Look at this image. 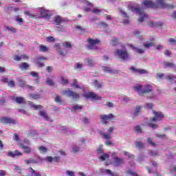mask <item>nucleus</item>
Wrapping results in <instances>:
<instances>
[{
	"label": "nucleus",
	"mask_w": 176,
	"mask_h": 176,
	"mask_svg": "<svg viewBox=\"0 0 176 176\" xmlns=\"http://www.w3.org/2000/svg\"><path fill=\"white\" fill-rule=\"evenodd\" d=\"M135 146L136 148H139V149H144L145 148L144 143L142 142H136Z\"/></svg>",
	"instance_id": "nucleus-34"
},
{
	"label": "nucleus",
	"mask_w": 176,
	"mask_h": 176,
	"mask_svg": "<svg viewBox=\"0 0 176 176\" xmlns=\"http://www.w3.org/2000/svg\"><path fill=\"white\" fill-rule=\"evenodd\" d=\"M7 83H8V86H9V87H14V86H15L14 81H13V80H11Z\"/></svg>",
	"instance_id": "nucleus-58"
},
{
	"label": "nucleus",
	"mask_w": 176,
	"mask_h": 176,
	"mask_svg": "<svg viewBox=\"0 0 176 176\" xmlns=\"http://www.w3.org/2000/svg\"><path fill=\"white\" fill-rule=\"evenodd\" d=\"M169 171L172 173V174L176 175V165H170L169 168Z\"/></svg>",
	"instance_id": "nucleus-40"
},
{
	"label": "nucleus",
	"mask_w": 176,
	"mask_h": 176,
	"mask_svg": "<svg viewBox=\"0 0 176 176\" xmlns=\"http://www.w3.org/2000/svg\"><path fill=\"white\" fill-rule=\"evenodd\" d=\"M78 82V80L74 79V82L72 83V86L75 87L76 89H80V87L78 86V85L76 83Z\"/></svg>",
	"instance_id": "nucleus-55"
},
{
	"label": "nucleus",
	"mask_w": 176,
	"mask_h": 176,
	"mask_svg": "<svg viewBox=\"0 0 176 176\" xmlns=\"http://www.w3.org/2000/svg\"><path fill=\"white\" fill-rule=\"evenodd\" d=\"M14 171L16 173H19V174H21V168L17 165H14Z\"/></svg>",
	"instance_id": "nucleus-49"
},
{
	"label": "nucleus",
	"mask_w": 176,
	"mask_h": 176,
	"mask_svg": "<svg viewBox=\"0 0 176 176\" xmlns=\"http://www.w3.org/2000/svg\"><path fill=\"white\" fill-rule=\"evenodd\" d=\"M0 121L1 123H4L5 124H16L15 120L9 117H2L0 118Z\"/></svg>",
	"instance_id": "nucleus-13"
},
{
	"label": "nucleus",
	"mask_w": 176,
	"mask_h": 176,
	"mask_svg": "<svg viewBox=\"0 0 176 176\" xmlns=\"http://www.w3.org/2000/svg\"><path fill=\"white\" fill-rule=\"evenodd\" d=\"M61 44L60 43H56L54 45V48L56 49L57 53L61 56V57H65V56H67V50H61Z\"/></svg>",
	"instance_id": "nucleus-10"
},
{
	"label": "nucleus",
	"mask_w": 176,
	"mask_h": 176,
	"mask_svg": "<svg viewBox=\"0 0 176 176\" xmlns=\"http://www.w3.org/2000/svg\"><path fill=\"white\" fill-rule=\"evenodd\" d=\"M132 49H133V50H134V52H135V53H139V54H142L145 52V50H144L143 49L138 48L134 46H132Z\"/></svg>",
	"instance_id": "nucleus-29"
},
{
	"label": "nucleus",
	"mask_w": 176,
	"mask_h": 176,
	"mask_svg": "<svg viewBox=\"0 0 176 176\" xmlns=\"http://www.w3.org/2000/svg\"><path fill=\"white\" fill-rule=\"evenodd\" d=\"M69 82L68 80L64 78V77L61 78V84L62 85H68Z\"/></svg>",
	"instance_id": "nucleus-56"
},
{
	"label": "nucleus",
	"mask_w": 176,
	"mask_h": 176,
	"mask_svg": "<svg viewBox=\"0 0 176 176\" xmlns=\"http://www.w3.org/2000/svg\"><path fill=\"white\" fill-rule=\"evenodd\" d=\"M99 39L89 38V49L91 50H97L98 49V44L100 43Z\"/></svg>",
	"instance_id": "nucleus-8"
},
{
	"label": "nucleus",
	"mask_w": 176,
	"mask_h": 176,
	"mask_svg": "<svg viewBox=\"0 0 176 176\" xmlns=\"http://www.w3.org/2000/svg\"><path fill=\"white\" fill-rule=\"evenodd\" d=\"M39 162H41V160H36L32 158H30L28 160H25V163L26 164H36L38 163H39Z\"/></svg>",
	"instance_id": "nucleus-19"
},
{
	"label": "nucleus",
	"mask_w": 176,
	"mask_h": 176,
	"mask_svg": "<svg viewBox=\"0 0 176 176\" xmlns=\"http://www.w3.org/2000/svg\"><path fill=\"white\" fill-rule=\"evenodd\" d=\"M83 109V106L75 104L72 108V112H76V111H82Z\"/></svg>",
	"instance_id": "nucleus-25"
},
{
	"label": "nucleus",
	"mask_w": 176,
	"mask_h": 176,
	"mask_svg": "<svg viewBox=\"0 0 176 176\" xmlns=\"http://www.w3.org/2000/svg\"><path fill=\"white\" fill-rule=\"evenodd\" d=\"M25 14H27V16H29V17H31L32 19H36V15L32 14L30 12H26Z\"/></svg>",
	"instance_id": "nucleus-61"
},
{
	"label": "nucleus",
	"mask_w": 176,
	"mask_h": 176,
	"mask_svg": "<svg viewBox=\"0 0 176 176\" xmlns=\"http://www.w3.org/2000/svg\"><path fill=\"white\" fill-rule=\"evenodd\" d=\"M21 148L23 149L24 153H31V148L30 146L22 145Z\"/></svg>",
	"instance_id": "nucleus-32"
},
{
	"label": "nucleus",
	"mask_w": 176,
	"mask_h": 176,
	"mask_svg": "<svg viewBox=\"0 0 176 176\" xmlns=\"http://www.w3.org/2000/svg\"><path fill=\"white\" fill-rule=\"evenodd\" d=\"M100 134L102 135V138H104V140H111V135L109 133H104L102 132H100Z\"/></svg>",
	"instance_id": "nucleus-39"
},
{
	"label": "nucleus",
	"mask_w": 176,
	"mask_h": 176,
	"mask_svg": "<svg viewBox=\"0 0 176 176\" xmlns=\"http://www.w3.org/2000/svg\"><path fill=\"white\" fill-rule=\"evenodd\" d=\"M30 75H31V76H32L33 78H36V79H38L39 78V75L36 72H31L30 73Z\"/></svg>",
	"instance_id": "nucleus-47"
},
{
	"label": "nucleus",
	"mask_w": 176,
	"mask_h": 176,
	"mask_svg": "<svg viewBox=\"0 0 176 176\" xmlns=\"http://www.w3.org/2000/svg\"><path fill=\"white\" fill-rule=\"evenodd\" d=\"M89 98L91 101H101L102 100V98L96 92H89Z\"/></svg>",
	"instance_id": "nucleus-12"
},
{
	"label": "nucleus",
	"mask_w": 176,
	"mask_h": 176,
	"mask_svg": "<svg viewBox=\"0 0 176 176\" xmlns=\"http://www.w3.org/2000/svg\"><path fill=\"white\" fill-rule=\"evenodd\" d=\"M147 142H148V144H150V145H151V146H153V147L156 146V143H155V142H153V140H152V138H148Z\"/></svg>",
	"instance_id": "nucleus-46"
},
{
	"label": "nucleus",
	"mask_w": 176,
	"mask_h": 176,
	"mask_svg": "<svg viewBox=\"0 0 176 176\" xmlns=\"http://www.w3.org/2000/svg\"><path fill=\"white\" fill-rule=\"evenodd\" d=\"M28 67H30V65L27 63H23L21 65H19V68L21 69H28Z\"/></svg>",
	"instance_id": "nucleus-36"
},
{
	"label": "nucleus",
	"mask_w": 176,
	"mask_h": 176,
	"mask_svg": "<svg viewBox=\"0 0 176 176\" xmlns=\"http://www.w3.org/2000/svg\"><path fill=\"white\" fill-rule=\"evenodd\" d=\"M38 151L41 153H46L47 152V148L43 146H38Z\"/></svg>",
	"instance_id": "nucleus-37"
},
{
	"label": "nucleus",
	"mask_w": 176,
	"mask_h": 176,
	"mask_svg": "<svg viewBox=\"0 0 176 176\" xmlns=\"http://www.w3.org/2000/svg\"><path fill=\"white\" fill-rule=\"evenodd\" d=\"M23 155V153L16 150L14 152L10 151L7 153V156H9V157H16V156H21Z\"/></svg>",
	"instance_id": "nucleus-17"
},
{
	"label": "nucleus",
	"mask_w": 176,
	"mask_h": 176,
	"mask_svg": "<svg viewBox=\"0 0 176 176\" xmlns=\"http://www.w3.org/2000/svg\"><path fill=\"white\" fill-rule=\"evenodd\" d=\"M156 137L157 138H161L162 140H164V138H167V137L166 136V134H159V133H157L156 135Z\"/></svg>",
	"instance_id": "nucleus-54"
},
{
	"label": "nucleus",
	"mask_w": 176,
	"mask_h": 176,
	"mask_svg": "<svg viewBox=\"0 0 176 176\" xmlns=\"http://www.w3.org/2000/svg\"><path fill=\"white\" fill-rule=\"evenodd\" d=\"M55 102H58V104H62L63 100H61V98L59 96H57L54 99Z\"/></svg>",
	"instance_id": "nucleus-52"
},
{
	"label": "nucleus",
	"mask_w": 176,
	"mask_h": 176,
	"mask_svg": "<svg viewBox=\"0 0 176 176\" xmlns=\"http://www.w3.org/2000/svg\"><path fill=\"white\" fill-rule=\"evenodd\" d=\"M14 60L15 61H20V60H28V56H27L25 55H21V56L16 55L14 57Z\"/></svg>",
	"instance_id": "nucleus-20"
},
{
	"label": "nucleus",
	"mask_w": 176,
	"mask_h": 176,
	"mask_svg": "<svg viewBox=\"0 0 176 176\" xmlns=\"http://www.w3.org/2000/svg\"><path fill=\"white\" fill-rule=\"evenodd\" d=\"M111 43L113 45V46H116L118 45V38H114L111 41Z\"/></svg>",
	"instance_id": "nucleus-60"
},
{
	"label": "nucleus",
	"mask_w": 176,
	"mask_h": 176,
	"mask_svg": "<svg viewBox=\"0 0 176 176\" xmlns=\"http://www.w3.org/2000/svg\"><path fill=\"white\" fill-rule=\"evenodd\" d=\"M54 21L56 25H60L64 21V19L61 16H57L54 18Z\"/></svg>",
	"instance_id": "nucleus-21"
},
{
	"label": "nucleus",
	"mask_w": 176,
	"mask_h": 176,
	"mask_svg": "<svg viewBox=\"0 0 176 176\" xmlns=\"http://www.w3.org/2000/svg\"><path fill=\"white\" fill-rule=\"evenodd\" d=\"M164 54H165V56L170 57V56H171V52L168 50H166L164 52Z\"/></svg>",
	"instance_id": "nucleus-63"
},
{
	"label": "nucleus",
	"mask_w": 176,
	"mask_h": 176,
	"mask_svg": "<svg viewBox=\"0 0 176 176\" xmlns=\"http://www.w3.org/2000/svg\"><path fill=\"white\" fill-rule=\"evenodd\" d=\"M80 151V148L76 143L73 144L72 152L73 153H78Z\"/></svg>",
	"instance_id": "nucleus-27"
},
{
	"label": "nucleus",
	"mask_w": 176,
	"mask_h": 176,
	"mask_svg": "<svg viewBox=\"0 0 176 176\" xmlns=\"http://www.w3.org/2000/svg\"><path fill=\"white\" fill-rule=\"evenodd\" d=\"M41 15L43 19H49L52 14H50V11L41 8L40 11Z\"/></svg>",
	"instance_id": "nucleus-16"
},
{
	"label": "nucleus",
	"mask_w": 176,
	"mask_h": 176,
	"mask_svg": "<svg viewBox=\"0 0 176 176\" xmlns=\"http://www.w3.org/2000/svg\"><path fill=\"white\" fill-rule=\"evenodd\" d=\"M135 129V131H136V133H142V129H141V126H140V125H137L134 127Z\"/></svg>",
	"instance_id": "nucleus-48"
},
{
	"label": "nucleus",
	"mask_w": 176,
	"mask_h": 176,
	"mask_svg": "<svg viewBox=\"0 0 176 176\" xmlns=\"http://www.w3.org/2000/svg\"><path fill=\"white\" fill-rule=\"evenodd\" d=\"M38 115L42 116L44 120H47V122H53V120L49 118V116H47V113L45 111H40Z\"/></svg>",
	"instance_id": "nucleus-18"
},
{
	"label": "nucleus",
	"mask_w": 176,
	"mask_h": 176,
	"mask_svg": "<svg viewBox=\"0 0 176 176\" xmlns=\"http://www.w3.org/2000/svg\"><path fill=\"white\" fill-rule=\"evenodd\" d=\"M150 156H159V151L151 150L149 153Z\"/></svg>",
	"instance_id": "nucleus-45"
},
{
	"label": "nucleus",
	"mask_w": 176,
	"mask_h": 176,
	"mask_svg": "<svg viewBox=\"0 0 176 176\" xmlns=\"http://www.w3.org/2000/svg\"><path fill=\"white\" fill-rule=\"evenodd\" d=\"M116 56H118L119 58L121 60H129L130 56L129 55V52L126 50H116Z\"/></svg>",
	"instance_id": "nucleus-5"
},
{
	"label": "nucleus",
	"mask_w": 176,
	"mask_h": 176,
	"mask_svg": "<svg viewBox=\"0 0 176 176\" xmlns=\"http://www.w3.org/2000/svg\"><path fill=\"white\" fill-rule=\"evenodd\" d=\"M131 71L133 72L134 74H139L140 75L148 74V72L143 69H137L135 67L132 66L130 67Z\"/></svg>",
	"instance_id": "nucleus-14"
},
{
	"label": "nucleus",
	"mask_w": 176,
	"mask_h": 176,
	"mask_svg": "<svg viewBox=\"0 0 176 176\" xmlns=\"http://www.w3.org/2000/svg\"><path fill=\"white\" fill-rule=\"evenodd\" d=\"M30 96L31 97V98H34V100H38L41 98V96L38 94H30Z\"/></svg>",
	"instance_id": "nucleus-53"
},
{
	"label": "nucleus",
	"mask_w": 176,
	"mask_h": 176,
	"mask_svg": "<svg viewBox=\"0 0 176 176\" xmlns=\"http://www.w3.org/2000/svg\"><path fill=\"white\" fill-rule=\"evenodd\" d=\"M47 42H55L56 41V38H54V37L53 36H47L46 38Z\"/></svg>",
	"instance_id": "nucleus-50"
},
{
	"label": "nucleus",
	"mask_w": 176,
	"mask_h": 176,
	"mask_svg": "<svg viewBox=\"0 0 176 176\" xmlns=\"http://www.w3.org/2000/svg\"><path fill=\"white\" fill-rule=\"evenodd\" d=\"M142 5H144L146 8L157 9L161 8L162 9H174V6L166 3L163 0H156L153 2L151 0H145Z\"/></svg>",
	"instance_id": "nucleus-1"
},
{
	"label": "nucleus",
	"mask_w": 176,
	"mask_h": 176,
	"mask_svg": "<svg viewBox=\"0 0 176 176\" xmlns=\"http://www.w3.org/2000/svg\"><path fill=\"white\" fill-rule=\"evenodd\" d=\"M112 159L113 160L114 166H122V164H124V159L118 157L116 156V153H112Z\"/></svg>",
	"instance_id": "nucleus-9"
},
{
	"label": "nucleus",
	"mask_w": 176,
	"mask_h": 176,
	"mask_svg": "<svg viewBox=\"0 0 176 176\" xmlns=\"http://www.w3.org/2000/svg\"><path fill=\"white\" fill-rule=\"evenodd\" d=\"M143 46L145 47V49H149L150 47L155 46V42L144 43Z\"/></svg>",
	"instance_id": "nucleus-31"
},
{
	"label": "nucleus",
	"mask_w": 176,
	"mask_h": 176,
	"mask_svg": "<svg viewBox=\"0 0 176 176\" xmlns=\"http://www.w3.org/2000/svg\"><path fill=\"white\" fill-rule=\"evenodd\" d=\"M39 50H40L41 52H48V51H49V48L47 47L46 45H40V47H39Z\"/></svg>",
	"instance_id": "nucleus-42"
},
{
	"label": "nucleus",
	"mask_w": 176,
	"mask_h": 176,
	"mask_svg": "<svg viewBox=\"0 0 176 176\" xmlns=\"http://www.w3.org/2000/svg\"><path fill=\"white\" fill-rule=\"evenodd\" d=\"M38 160H40V162H43L44 160L45 162H47V163H52V162H58V160H60V157L47 156L45 158L38 157Z\"/></svg>",
	"instance_id": "nucleus-11"
},
{
	"label": "nucleus",
	"mask_w": 176,
	"mask_h": 176,
	"mask_svg": "<svg viewBox=\"0 0 176 176\" xmlns=\"http://www.w3.org/2000/svg\"><path fill=\"white\" fill-rule=\"evenodd\" d=\"M175 67V65L173 63L165 62L164 63V68H173Z\"/></svg>",
	"instance_id": "nucleus-35"
},
{
	"label": "nucleus",
	"mask_w": 176,
	"mask_h": 176,
	"mask_svg": "<svg viewBox=\"0 0 176 176\" xmlns=\"http://www.w3.org/2000/svg\"><path fill=\"white\" fill-rule=\"evenodd\" d=\"M32 107L34 109H41L42 108V105L32 104Z\"/></svg>",
	"instance_id": "nucleus-62"
},
{
	"label": "nucleus",
	"mask_w": 176,
	"mask_h": 176,
	"mask_svg": "<svg viewBox=\"0 0 176 176\" xmlns=\"http://www.w3.org/2000/svg\"><path fill=\"white\" fill-rule=\"evenodd\" d=\"M131 10H132V12H135V13H136V14H140V16H142L138 19L139 23H142V21H144L145 17H148V15L146 14H145V11H144V10L141 9V8H140V7H132Z\"/></svg>",
	"instance_id": "nucleus-4"
},
{
	"label": "nucleus",
	"mask_w": 176,
	"mask_h": 176,
	"mask_svg": "<svg viewBox=\"0 0 176 176\" xmlns=\"http://www.w3.org/2000/svg\"><path fill=\"white\" fill-rule=\"evenodd\" d=\"M100 160L102 162H105V160H109V155L108 153H103L100 157Z\"/></svg>",
	"instance_id": "nucleus-28"
},
{
	"label": "nucleus",
	"mask_w": 176,
	"mask_h": 176,
	"mask_svg": "<svg viewBox=\"0 0 176 176\" xmlns=\"http://www.w3.org/2000/svg\"><path fill=\"white\" fill-rule=\"evenodd\" d=\"M62 45L63 47H65L66 49H71V47H72V44L69 41H65Z\"/></svg>",
	"instance_id": "nucleus-33"
},
{
	"label": "nucleus",
	"mask_w": 176,
	"mask_h": 176,
	"mask_svg": "<svg viewBox=\"0 0 176 176\" xmlns=\"http://www.w3.org/2000/svg\"><path fill=\"white\" fill-rule=\"evenodd\" d=\"M92 13H96V14H98V13H101V10L96 8H94L92 10H91Z\"/></svg>",
	"instance_id": "nucleus-59"
},
{
	"label": "nucleus",
	"mask_w": 176,
	"mask_h": 176,
	"mask_svg": "<svg viewBox=\"0 0 176 176\" xmlns=\"http://www.w3.org/2000/svg\"><path fill=\"white\" fill-rule=\"evenodd\" d=\"M45 60H47V58H46L45 56H38L36 58V63L37 64L38 66L39 67H44L45 65H43V63H42V61H45Z\"/></svg>",
	"instance_id": "nucleus-15"
},
{
	"label": "nucleus",
	"mask_w": 176,
	"mask_h": 176,
	"mask_svg": "<svg viewBox=\"0 0 176 176\" xmlns=\"http://www.w3.org/2000/svg\"><path fill=\"white\" fill-rule=\"evenodd\" d=\"M76 30H78L80 31V34H85L86 32V29L82 28V26H76Z\"/></svg>",
	"instance_id": "nucleus-43"
},
{
	"label": "nucleus",
	"mask_w": 176,
	"mask_h": 176,
	"mask_svg": "<svg viewBox=\"0 0 176 176\" xmlns=\"http://www.w3.org/2000/svg\"><path fill=\"white\" fill-rule=\"evenodd\" d=\"M46 83L48 86H54V81H53L50 78H47Z\"/></svg>",
	"instance_id": "nucleus-41"
},
{
	"label": "nucleus",
	"mask_w": 176,
	"mask_h": 176,
	"mask_svg": "<svg viewBox=\"0 0 176 176\" xmlns=\"http://www.w3.org/2000/svg\"><path fill=\"white\" fill-rule=\"evenodd\" d=\"M29 173H30L31 176H42L39 172L36 171L32 167L29 168Z\"/></svg>",
	"instance_id": "nucleus-23"
},
{
	"label": "nucleus",
	"mask_w": 176,
	"mask_h": 176,
	"mask_svg": "<svg viewBox=\"0 0 176 176\" xmlns=\"http://www.w3.org/2000/svg\"><path fill=\"white\" fill-rule=\"evenodd\" d=\"M100 27H104L106 28V27H108V24L105 22H100L99 24Z\"/></svg>",
	"instance_id": "nucleus-64"
},
{
	"label": "nucleus",
	"mask_w": 176,
	"mask_h": 176,
	"mask_svg": "<svg viewBox=\"0 0 176 176\" xmlns=\"http://www.w3.org/2000/svg\"><path fill=\"white\" fill-rule=\"evenodd\" d=\"M58 26L56 27L57 31L59 32H65V28L61 25H57Z\"/></svg>",
	"instance_id": "nucleus-38"
},
{
	"label": "nucleus",
	"mask_w": 176,
	"mask_h": 176,
	"mask_svg": "<svg viewBox=\"0 0 176 176\" xmlns=\"http://www.w3.org/2000/svg\"><path fill=\"white\" fill-rule=\"evenodd\" d=\"M154 116L150 118V122L148 123V126L151 129H157V125L153 122H157V120H162L164 118V114L160 111H153Z\"/></svg>",
	"instance_id": "nucleus-3"
},
{
	"label": "nucleus",
	"mask_w": 176,
	"mask_h": 176,
	"mask_svg": "<svg viewBox=\"0 0 176 176\" xmlns=\"http://www.w3.org/2000/svg\"><path fill=\"white\" fill-rule=\"evenodd\" d=\"M114 119L115 116L112 113L100 115V120H102L103 124H108L109 122H111V120H113Z\"/></svg>",
	"instance_id": "nucleus-6"
},
{
	"label": "nucleus",
	"mask_w": 176,
	"mask_h": 176,
	"mask_svg": "<svg viewBox=\"0 0 176 176\" xmlns=\"http://www.w3.org/2000/svg\"><path fill=\"white\" fill-rule=\"evenodd\" d=\"M6 30L12 34H16V32H17V30H16V28L10 26H6Z\"/></svg>",
	"instance_id": "nucleus-30"
},
{
	"label": "nucleus",
	"mask_w": 176,
	"mask_h": 176,
	"mask_svg": "<svg viewBox=\"0 0 176 176\" xmlns=\"http://www.w3.org/2000/svg\"><path fill=\"white\" fill-rule=\"evenodd\" d=\"M14 100L17 104H24L25 102V99L23 97H16Z\"/></svg>",
	"instance_id": "nucleus-26"
},
{
	"label": "nucleus",
	"mask_w": 176,
	"mask_h": 176,
	"mask_svg": "<svg viewBox=\"0 0 176 176\" xmlns=\"http://www.w3.org/2000/svg\"><path fill=\"white\" fill-rule=\"evenodd\" d=\"M145 89H142V85H136L133 87L135 91H138L139 96L144 97L145 94H148V93H151L153 91V89H152V85L150 84H147L144 86Z\"/></svg>",
	"instance_id": "nucleus-2"
},
{
	"label": "nucleus",
	"mask_w": 176,
	"mask_h": 176,
	"mask_svg": "<svg viewBox=\"0 0 176 176\" xmlns=\"http://www.w3.org/2000/svg\"><path fill=\"white\" fill-rule=\"evenodd\" d=\"M94 86L96 87V89H101L104 86V82H99L98 80H95L94 81Z\"/></svg>",
	"instance_id": "nucleus-24"
},
{
	"label": "nucleus",
	"mask_w": 176,
	"mask_h": 176,
	"mask_svg": "<svg viewBox=\"0 0 176 176\" xmlns=\"http://www.w3.org/2000/svg\"><path fill=\"white\" fill-rule=\"evenodd\" d=\"M145 108H146V109H153V103H146Z\"/></svg>",
	"instance_id": "nucleus-51"
},
{
	"label": "nucleus",
	"mask_w": 176,
	"mask_h": 176,
	"mask_svg": "<svg viewBox=\"0 0 176 176\" xmlns=\"http://www.w3.org/2000/svg\"><path fill=\"white\" fill-rule=\"evenodd\" d=\"M104 72H109V74H113L115 72L113 69H111V67H103Z\"/></svg>",
	"instance_id": "nucleus-44"
},
{
	"label": "nucleus",
	"mask_w": 176,
	"mask_h": 176,
	"mask_svg": "<svg viewBox=\"0 0 176 176\" xmlns=\"http://www.w3.org/2000/svg\"><path fill=\"white\" fill-rule=\"evenodd\" d=\"M127 173L128 174H130L131 175L133 176H139L138 174H137L136 173H133L131 169L128 170Z\"/></svg>",
	"instance_id": "nucleus-57"
},
{
	"label": "nucleus",
	"mask_w": 176,
	"mask_h": 176,
	"mask_svg": "<svg viewBox=\"0 0 176 176\" xmlns=\"http://www.w3.org/2000/svg\"><path fill=\"white\" fill-rule=\"evenodd\" d=\"M63 94L65 96H67V97H69L70 98H72V100H74L75 101H78V99L80 98L79 94L76 92H74L70 89H67L63 91Z\"/></svg>",
	"instance_id": "nucleus-7"
},
{
	"label": "nucleus",
	"mask_w": 176,
	"mask_h": 176,
	"mask_svg": "<svg viewBox=\"0 0 176 176\" xmlns=\"http://www.w3.org/2000/svg\"><path fill=\"white\" fill-rule=\"evenodd\" d=\"M142 107L141 106H137L135 109V111L133 113V115L132 116L133 119H135V118H137V116H138V113H140V112L141 111L142 109Z\"/></svg>",
	"instance_id": "nucleus-22"
}]
</instances>
